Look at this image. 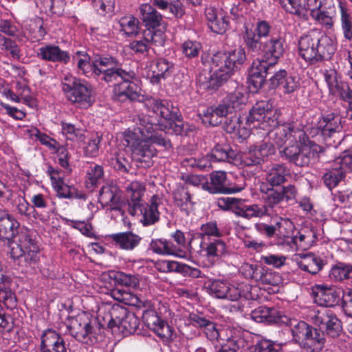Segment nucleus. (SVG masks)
<instances>
[{"label": "nucleus", "mask_w": 352, "mask_h": 352, "mask_svg": "<svg viewBox=\"0 0 352 352\" xmlns=\"http://www.w3.org/2000/svg\"><path fill=\"white\" fill-rule=\"evenodd\" d=\"M19 226L16 219L0 209V241H8L10 256L19 265L34 269L40 258L36 232Z\"/></svg>", "instance_id": "nucleus-1"}, {"label": "nucleus", "mask_w": 352, "mask_h": 352, "mask_svg": "<svg viewBox=\"0 0 352 352\" xmlns=\"http://www.w3.org/2000/svg\"><path fill=\"white\" fill-rule=\"evenodd\" d=\"M270 137L278 146H282L289 141V145L280 151V155L297 166H308L313 160L318 157L320 146L312 142L306 144L308 137L305 132L294 124H285L277 127L270 132Z\"/></svg>", "instance_id": "nucleus-2"}, {"label": "nucleus", "mask_w": 352, "mask_h": 352, "mask_svg": "<svg viewBox=\"0 0 352 352\" xmlns=\"http://www.w3.org/2000/svg\"><path fill=\"white\" fill-rule=\"evenodd\" d=\"M128 197V211L132 216L139 212L143 217L141 220L144 226L155 224L160 219L158 207L162 204V198L157 195L151 197L149 204H144L142 196L145 192L144 184L138 181L131 182L126 188Z\"/></svg>", "instance_id": "nucleus-3"}, {"label": "nucleus", "mask_w": 352, "mask_h": 352, "mask_svg": "<svg viewBox=\"0 0 352 352\" xmlns=\"http://www.w3.org/2000/svg\"><path fill=\"white\" fill-rule=\"evenodd\" d=\"M300 56L311 65L328 59L335 52L331 40L319 30L314 29L298 41Z\"/></svg>", "instance_id": "nucleus-4"}, {"label": "nucleus", "mask_w": 352, "mask_h": 352, "mask_svg": "<svg viewBox=\"0 0 352 352\" xmlns=\"http://www.w3.org/2000/svg\"><path fill=\"white\" fill-rule=\"evenodd\" d=\"M135 77L133 71H126L120 67H111L104 72V80L107 82L117 80L118 78L123 80L114 88L113 98L116 101L121 102L136 101L140 98L138 86L131 81Z\"/></svg>", "instance_id": "nucleus-5"}, {"label": "nucleus", "mask_w": 352, "mask_h": 352, "mask_svg": "<svg viewBox=\"0 0 352 352\" xmlns=\"http://www.w3.org/2000/svg\"><path fill=\"white\" fill-rule=\"evenodd\" d=\"M146 106L160 116V122L166 129H172L176 135L183 134L185 126L181 119L182 116L179 109L171 102L151 98L146 100Z\"/></svg>", "instance_id": "nucleus-6"}, {"label": "nucleus", "mask_w": 352, "mask_h": 352, "mask_svg": "<svg viewBox=\"0 0 352 352\" xmlns=\"http://www.w3.org/2000/svg\"><path fill=\"white\" fill-rule=\"evenodd\" d=\"M103 323L99 321V324H105L110 329L118 327L125 334H133L138 330L139 318L133 312L127 311L126 309L117 307H113L103 318Z\"/></svg>", "instance_id": "nucleus-7"}, {"label": "nucleus", "mask_w": 352, "mask_h": 352, "mask_svg": "<svg viewBox=\"0 0 352 352\" xmlns=\"http://www.w3.org/2000/svg\"><path fill=\"white\" fill-rule=\"evenodd\" d=\"M62 90L66 98L78 107L87 108L93 102L91 89L72 76H65L62 80Z\"/></svg>", "instance_id": "nucleus-8"}, {"label": "nucleus", "mask_w": 352, "mask_h": 352, "mask_svg": "<svg viewBox=\"0 0 352 352\" xmlns=\"http://www.w3.org/2000/svg\"><path fill=\"white\" fill-rule=\"evenodd\" d=\"M272 26L265 20L258 21L252 28H245L243 40L248 52L260 54L264 52L265 39L270 36Z\"/></svg>", "instance_id": "nucleus-9"}, {"label": "nucleus", "mask_w": 352, "mask_h": 352, "mask_svg": "<svg viewBox=\"0 0 352 352\" xmlns=\"http://www.w3.org/2000/svg\"><path fill=\"white\" fill-rule=\"evenodd\" d=\"M311 320L322 332L332 338H338L342 331L341 321L329 309L321 308L314 311Z\"/></svg>", "instance_id": "nucleus-10"}, {"label": "nucleus", "mask_w": 352, "mask_h": 352, "mask_svg": "<svg viewBox=\"0 0 352 352\" xmlns=\"http://www.w3.org/2000/svg\"><path fill=\"white\" fill-rule=\"evenodd\" d=\"M96 319L89 314L82 312L68 320L67 325L70 335L76 340L85 342L93 333Z\"/></svg>", "instance_id": "nucleus-11"}, {"label": "nucleus", "mask_w": 352, "mask_h": 352, "mask_svg": "<svg viewBox=\"0 0 352 352\" xmlns=\"http://www.w3.org/2000/svg\"><path fill=\"white\" fill-rule=\"evenodd\" d=\"M227 175L224 171H214L210 175V182L203 184L202 189L211 194H231L242 191L245 183L228 187L226 186Z\"/></svg>", "instance_id": "nucleus-12"}, {"label": "nucleus", "mask_w": 352, "mask_h": 352, "mask_svg": "<svg viewBox=\"0 0 352 352\" xmlns=\"http://www.w3.org/2000/svg\"><path fill=\"white\" fill-rule=\"evenodd\" d=\"M315 6L309 8L311 17L325 26L331 29L333 26V18L336 14V6L333 0H314Z\"/></svg>", "instance_id": "nucleus-13"}, {"label": "nucleus", "mask_w": 352, "mask_h": 352, "mask_svg": "<svg viewBox=\"0 0 352 352\" xmlns=\"http://www.w3.org/2000/svg\"><path fill=\"white\" fill-rule=\"evenodd\" d=\"M233 67H219L216 69L210 68L208 72L204 70L199 76L204 88L208 90H216L233 75Z\"/></svg>", "instance_id": "nucleus-14"}, {"label": "nucleus", "mask_w": 352, "mask_h": 352, "mask_svg": "<svg viewBox=\"0 0 352 352\" xmlns=\"http://www.w3.org/2000/svg\"><path fill=\"white\" fill-rule=\"evenodd\" d=\"M143 318L147 326L162 340L170 342L173 340V328L164 320L160 318L154 310H146L143 314Z\"/></svg>", "instance_id": "nucleus-15"}, {"label": "nucleus", "mask_w": 352, "mask_h": 352, "mask_svg": "<svg viewBox=\"0 0 352 352\" xmlns=\"http://www.w3.org/2000/svg\"><path fill=\"white\" fill-rule=\"evenodd\" d=\"M269 39H265L264 44V57L260 61L265 63L267 66H274L278 63V59L283 56L284 48V39L280 35H270Z\"/></svg>", "instance_id": "nucleus-16"}, {"label": "nucleus", "mask_w": 352, "mask_h": 352, "mask_svg": "<svg viewBox=\"0 0 352 352\" xmlns=\"http://www.w3.org/2000/svg\"><path fill=\"white\" fill-rule=\"evenodd\" d=\"M260 192L263 200V205L270 216H278L281 210L278 205L283 200V194L280 192L279 189L270 187L268 184L262 183L260 186Z\"/></svg>", "instance_id": "nucleus-17"}, {"label": "nucleus", "mask_w": 352, "mask_h": 352, "mask_svg": "<svg viewBox=\"0 0 352 352\" xmlns=\"http://www.w3.org/2000/svg\"><path fill=\"white\" fill-rule=\"evenodd\" d=\"M129 138V136H126V141L127 145L133 148V155L135 160L150 166L152 164L151 159L157 155V150L154 146L146 140L133 141L130 140Z\"/></svg>", "instance_id": "nucleus-18"}, {"label": "nucleus", "mask_w": 352, "mask_h": 352, "mask_svg": "<svg viewBox=\"0 0 352 352\" xmlns=\"http://www.w3.org/2000/svg\"><path fill=\"white\" fill-rule=\"evenodd\" d=\"M205 256L212 265L221 263L228 255V247L226 242L220 239H214L205 243L202 247Z\"/></svg>", "instance_id": "nucleus-19"}, {"label": "nucleus", "mask_w": 352, "mask_h": 352, "mask_svg": "<svg viewBox=\"0 0 352 352\" xmlns=\"http://www.w3.org/2000/svg\"><path fill=\"white\" fill-rule=\"evenodd\" d=\"M210 293L218 298H226L232 301L241 297V289L227 282L214 280L209 285Z\"/></svg>", "instance_id": "nucleus-20"}, {"label": "nucleus", "mask_w": 352, "mask_h": 352, "mask_svg": "<svg viewBox=\"0 0 352 352\" xmlns=\"http://www.w3.org/2000/svg\"><path fill=\"white\" fill-rule=\"evenodd\" d=\"M41 352H67L64 339L54 330L46 331L41 337Z\"/></svg>", "instance_id": "nucleus-21"}, {"label": "nucleus", "mask_w": 352, "mask_h": 352, "mask_svg": "<svg viewBox=\"0 0 352 352\" xmlns=\"http://www.w3.org/2000/svg\"><path fill=\"white\" fill-rule=\"evenodd\" d=\"M140 18L146 29L158 28L164 23L163 16L150 3H142L139 7Z\"/></svg>", "instance_id": "nucleus-22"}, {"label": "nucleus", "mask_w": 352, "mask_h": 352, "mask_svg": "<svg viewBox=\"0 0 352 352\" xmlns=\"http://www.w3.org/2000/svg\"><path fill=\"white\" fill-rule=\"evenodd\" d=\"M209 157L213 158V162L236 164L238 162L239 152L226 142L217 143L211 150Z\"/></svg>", "instance_id": "nucleus-23"}, {"label": "nucleus", "mask_w": 352, "mask_h": 352, "mask_svg": "<svg viewBox=\"0 0 352 352\" xmlns=\"http://www.w3.org/2000/svg\"><path fill=\"white\" fill-rule=\"evenodd\" d=\"M251 318L256 322L280 323L285 322V316L274 307L260 306L251 312Z\"/></svg>", "instance_id": "nucleus-24"}, {"label": "nucleus", "mask_w": 352, "mask_h": 352, "mask_svg": "<svg viewBox=\"0 0 352 352\" xmlns=\"http://www.w3.org/2000/svg\"><path fill=\"white\" fill-rule=\"evenodd\" d=\"M325 342L324 333L320 329L312 327L300 346L307 352H320L324 349Z\"/></svg>", "instance_id": "nucleus-25"}, {"label": "nucleus", "mask_w": 352, "mask_h": 352, "mask_svg": "<svg viewBox=\"0 0 352 352\" xmlns=\"http://www.w3.org/2000/svg\"><path fill=\"white\" fill-rule=\"evenodd\" d=\"M246 55L243 49L238 48L228 54L218 53L212 58L213 63L216 66H236L244 64Z\"/></svg>", "instance_id": "nucleus-26"}, {"label": "nucleus", "mask_w": 352, "mask_h": 352, "mask_svg": "<svg viewBox=\"0 0 352 352\" xmlns=\"http://www.w3.org/2000/svg\"><path fill=\"white\" fill-rule=\"evenodd\" d=\"M114 245L124 250H133L140 243L141 237L132 232H123L108 236Z\"/></svg>", "instance_id": "nucleus-27"}, {"label": "nucleus", "mask_w": 352, "mask_h": 352, "mask_svg": "<svg viewBox=\"0 0 352 352\" xmlns=\"http://www.w3.org/2000/svg\"><path fill=\"white\" fill-rule=\"evenodd\" d=\"M38 51V56L43 60L61 64H67L70 60L69 54L56 45H47L41 47Z\"/></svg>", "instance_id": "nucleus-28"}, {"label": "nucleus", "mask_w": 352, "mask_h": 352, "mask_svg": "<svg viewBox=\"0 0 352 352\" xmlns=\"http://www.w3.org/2000/svg\"><path fill=\"white\" fill-rule=\"evenodd\" d=\"M248 96L242 86H237L234 91L227 94L221 100L230 114L237 109H241L245 104Z\"/></svg>", "instance_id": "nucleus-29"}, {"label": "nucleus", "mask_w": 352, "mask_h": 352, "mask_svg": "<svg viewBox=\"0 0 352 352\" xmlns=\"http://www.w3.org/2000/svg\"><path fill=\"white\" fill-rule=\"evenodd\" d=\"M270 81L271 89L281 87L283 92L287 94L294 92L299 85L294 77L287 75V72L284 69L276 72L270 78Z\"/></svg>", "instance_id": "nucleus-30"}, {"label": "nucleus", "mask_w": 352, "mask_h": 352, "mask_svg": "<svg viewBox=\"0 0 352 352\" xmlns=\"http://www.w3.org/2000/svg\"><path fill=\"white\" fill-rule=\"evenodd\" d=\"M160 270L164 272H175L184 276L191 278L201 277V272L197 268L175 261H165L159 264Z\"/></svg>", "instance_id": "nucleus-31"}, {"label": "nucleus", "mask_w": 352, "mask_h": 352, "mask_svg": "<svg viewBox=\"0 0 352 352\" xmlns=\"http://www.w3.org/2000/svg\"><path fill=\"white\" fill-rule=\"evenodd\" d=\"M99 202L105 206H110L111 210H120V194L116 186L107 185L99 191Z\"/></svg>", "instance_id": "nucleus-32"}, {"label": "nucleus", "mask_w": 352, "mask_h": 352, "mask_svg": "<svg viewBox=\"0 0 352 352\" xmlns=\"http://www.w3.org/2000/svg\"><path fill=\"white\" fill-rule=\"evenodd\" d=\"M316 297L322 306L332 307L338 305L340 300V292L334 287L320 285L316 287Z\"/></svg>", "instance_id": "nucleus-33"}, {"label": "nucleus", "mask_w": 352, "mask_h": 352, "mask_svg": "<svg viewBox=\"0 0 352 352\" xmlns=\"http://www.w3.org/2000/svg\"><path fill=\"white\" fill-rule=\"evenodd\" d=\"M229 111L221 101L217 105L208 107L203 113L202 120L206 124L216 126L221 124L223 118H226Z\"/></svg>", "instance_id": "nucleus-34"}, {"label": "nucleus", "mask_w": 352, "mask_h": 352, "mask_svg": "<svg viewBox=\"0 0 352 352\" xmlns=\"http://www.w3.org/2000/svg\"><path fill=\"white\" fill-rule=\"evenodd\" d=\"M300 259L297 261L298 267L311 274H318L324 265V261L314 253L301 254Z\"/></svg>", "instance_id": "nucleus-35"}, {"label": "nucleus", "mask_w": 352, "mask_h": 352, "mask_svg": "<svg viewBox=\"0 0 352 352\" xmlns=\"http://www.w3.org/2000/svg\"><path fill=\"white\" fill-rule=\"evenodd\" d=\"M173 199L175 205L186 214H189L193 209L195 203L192 201L189 191L184 186H179L173 191Z\"/></svg>", "instance_id": "nucleus-36"}, {"label": "nucleus", "mask_w": 352, "mask_h": 352, "mask_svg": "<svg viewBox=\"0 0 352 352\" xmlns=\"http://www.w3.org/2000/svg\"><path fill=\"white\" fill-rule=\"evenodd\" d=\"M280 3L287 12L303 21L308 20L309 8L306 6L305 0H280Z\"/></svg>", "instance_id": "nucleus-37"}, {"label": "nucleus", "mask_w": 352, "mask_h": 352, "mask_svg": "<svg viewBox=\"0 0 352 352\" xmlns=\"http://www.w3.org/2000/svg\"><path fill=\"white\" fill-rule=\"evenodd\" d=\"M288 170L284 164H275L267 171L265 179L270 187L279 186L286 182Z\"/></svg>", "instance_id": "nucleus-38"}, {"label": "nucleus", "mask_w": 352, "mask_h": 352, "mask_svg": "<svg viewBox=\"0 0 352 352\" xmlns=\"http://www.w3.org/2000/svg\"><path fill=\"white\" fill-rule=\"evenodd\" d=\"M329 278L338 282L352 280V264L338 262L333 265L329 274Z\"/></svg>", "instance_id": "nucleus-39"}, {"label": "nucleus", "mask_w": 352, "mask_h": 352, "mask_svg": "<svg viewBox=\"0 0 352 352\" xmlns=\"http://www.w3.org/2000/svg\"><path fill=\"white\" fill-rule=\"evenodd\" d=\"M270 108V104L265 101H260L256 102L250 110L249 115L245 117V125L250 127L252 124L255 122H261L263 124V120L266 112Z\"/></svg>", "instance_id": "nucleus-40"}, {"label": "nucleus", "mask_w": 352, "mask_h": 352, "mask_svg": "<svg viewBox=\"0 0 352 352\" xmlns=\"http://www.w3.org/2000/svg\"><path fill=\"white\" fill-rule=\"evenodd\" d=\"M270 108V104L265 101H260L256 102L250 110L249 115L245 117V125L250 127L252 124L255 122H261L263 124V120L266 112Z\"/></svg>", "instance_id": "nucleus-41"}, {"label": "nucleus", "mask_w": 352, "mask_h": 352, "mask_svg": "<svg viewBox=\"0 0 352 352\" xmlns=\"http://www.w3.org/2000/svg\"><path fill=\"white\" fill-rule=\"evenodd\" d=\"M285 320V322L291 327V333L293 338L301 345L312 326L304 321L289 320L287 318Z\"/></svg>", "instance_id": "nucleus-42"}, {"label": "nucleus", "mask_w": 352, "mask_h": 352, "mask_svg": "<svg viewBox=\"0 0 352 352\" xmlns=\"http://www.w3.org/2000/svg\"><path fill=\"white\" fill-rule=\"evenodd\" d=\"M320 122L321 134L324 137H331L340 129V118L334 113H331L322 118Z\"/></svg>", "instance_id": "nucleus-43"}, {"label": "nucleus", "mask_w": 352, "mask_h": 352, "mask_svg": "<svg viewBox=\"0 0 352 352\" xmlns=\"http://www.w3.org/2000/svg\"><path fill=\"white\" fill-rule=\"evenodd\" d=\"M250 67L249 70L248 81L250 83V89L252 92L256 93L261 89L265 80L267 69L270 67Z\"/></svg>", "instance_id": "nucleus-44"}, {"label": "nucleus", "mask_w": 352, "mask_h": 352, "mask_svg": "<svg viewBox=\"0 0 352 352\" xmlns=\"http://www.w3.org/2000/svg\"><path fill=\"white\" fill-rule=\"evenodd\" d=\"M339 8L340 25L344 37L351 41L352 39V14L346 6L342 2L339 3Z\"/></svg>", "instance_id": "nucleus-45"}, {"label": "nucleus", "mask_w": 352, "mask_h": 352, "mask_svg": "<svg viewBox=\"0 0 352 352\" xmlns=\"http://www.w3.org/2000/svg\"><path fill=\"white\" fill-rule=\"evenodd\" d=\"M143 37L149 45L163 46L166 42L165 26L146 29L143 32Z\"/></svg>", "instance_id": "nucleus-46"}, {"label": "nucleus", "mask_w": 352, "mask_h": 352, "mask_svg": "<svg viewBox=\"0 0 352 352\" xmlns=\"http://www.w3.org/2000/svg\"><path fill=\"white\" fill-rule=\"evenodd\" d=\"M103 166L96 163H91L87 170L86 186L92 188L100 184L104 179Z\"/></svg>", "instance_id": "nucleus-47"}, {"label": "nucleus", "mask_w": 352, "mask_h": 352, "mask_svg": "<svg viewBox=\"0 0 352 352\" xmlns=\"http://www.w3.org/2000/svg\"><path fill=\"white\" fill-rule=\"evenodd\" d=\"M346 177V173L340 166L327 170L322 176L325 186L329 189L335 188Z\"/></svg>", "instance_id": "nucleus-48"}, {"label": "nucleus", "mask_w": 352, "mask_h": 352, "mask_svg": "<svg viewBox=\"0 0 352 352\" xmlns=\"http://www.w3.org/2000/svg\"><path fill=\"white\" fill-rule=\"evenodd\" d=\"M149 250L160 255H173L175 253L174 245L163 239H153L149 244Z\"/></svg>", "instance_id": "nucleus-49"}, {"label": "nucleus", "mask_w": 352, "mask_h": 352, "mask_svg": "<svg viewBox=\"0 0 352 352\" xmlns=\"http://www.w3.org/2000/svg\"><path fill=\"white\" fill-rule=\"evenodd\" d=\"M120 30L128 36H136L139 33V20L132 15L122 17L119 21Z\"/></svg>", "instance_id": "nucleus-50"}, {"label": "nucleus", "mask_w": 352, "mask_h": 352, "mask_svg": "<svg viewBox=\"0 0 352 352\" xmlns=\"http://www.w3.org/2000/svg\"><path fill=\"white\" fill-rule=\"evenodd\" d=\"M238 161L244 166H254L261 165L264 162L263 158L258 155V153L252 146H250L248 151L242 154L239 153Z\"/></svg>", "instance_id": "nucleus-51"}, {"label": "nucleus", "mask_w": 352, "mask_h": 352, "mask_svg": "<svg viewBox=\"0 0 352 352\" xmlns=\"http://www.w3.org/2000/svg\"><path fill=\"white\" fill-rule=\"evenodd\" d=\"M271 131H269L266 133V137H265L263 140L258 145H252L258 153V155L263 158V161H265V157L274 154L275 152L274 145L276 144L274 142V140L270 137Z\"/></svg>", "instance_id": "nucleus-52"}, {"label": "nucleus", "mask_w": 352, "mask_h": 352, "mask_svg": "<svg viewBox=\"0 0 352 352\" xmlns=\"http://www.w3.org/2000/svg\"><path fill=\"white\" fill-rule=\"evenodd\" d=\"M102 139V134L96 133L92 135L84 146V155L91 158L98 156L100 153V144Z\"/></svg>", "instance_id": "nucleus-53"}, {"label": "nucleus", "mask_w": 352, "mask_h": 352, "mask_svg": "<svg viewBox=\"0 0 352 352\" xmlns=\"http://www.w3.org/2000/svg\"><path fill=\"white\" fill-rule=\"evenodd\" d=\"M116 283L127 287L136 288L139 285V278L135 274H126L122 272H115L111 276Z\"/></svg>", "instance_id": "nucleus-54"}, {"label": "nucleus", "mask_w": 352, "mask_h": 352, "mask_svg": "<svg viewBox=\"0 0 352 352\" xmlns=\"http://www.w3.org/2000/svg\"><path fill=\"white\" fill-rule=\"evenodd\" d=\"M109 164L119 173H127L131 168L123 153H115L109 160Z\"/></svg>", "instance_id": "nucleus-55"}, {"label": "nucleus", "mask_w": 352, "mask_h": 352, "mask_svg": "<svg viewBox=\"0 0 352 352\" xmlns=\"http://www.w3.org/2000/svg\"><path fill=\"white\" fill-rule=\"evenodd\" d=\"M316 239V233L310 229H303L292 237V241L302 248H307Z\"/></svg>", "instance_id": "nucleus-56"}, {"label": "nucleus", "mask_w": 352, "mask_h": 352, "mask_svg": "<svg viewBox=\"0 0 352 352\" xmlns=\"http://www.w3.org/2000/svg\"><path fill=\"white\" fill-rule=\"evenodd\" d=\"M275 236L279 238H287L290 236L294 229L293 222L287 218L280 217L275 225Z\"/></svg>", "instance_id": "nucleus-57"}, {"label": "nucleus", "mask_w": 352, "mask_h": 352, "mask_svg": "<svg viewBox=\"0 0 352 352\" xmlns=\"http://www.w3.org/2000/svg\"><path fill=\"white\" fill-rule=\"evenodd\" d=\"M246 341L240 336H232L228 338L227 343L222 345L216 352H239L241 349L245 347Z\"/></svg>", "instance_id": "nucleus-58"}, {"label": "nucleus", "mask_w": 352, "mask_h": 352, "mask_svg": "<svg viewBox=\"0 0 352 352\" xmlns=\"http://www.w3.org/2000/svg\"><path fill=\"white\" fill-rule=\"evenodd\" d=\"M243 118L236 114L227 118L224 124L223 129L228 133H232L236 131L240 132L241 130L246 131L248 126H243Z\"/></svg>", "instance_id": "nucleus-59"}, {"label": "nucleus", "mask_w": 352, "mask_h": 352, "mask_svg": "<svg viewBox=\"0 0 352 352\" xmlns=\"http://www.w3.org/2000/svg\"><path fill=\"white\" fill-rule=\"evenodd\" d=\"M254 352H285L283 345L270 340H261L254 346Z\"/></svg>", "instance_id": "nucleus-60"}, {"label": "nucleus", "mask_w": 352, "mask_h": 352, "mask_svg": "<svg viewBox=\"0 0 352 352\" xmlns=\"http://www.w3.org/2000/svg\"><path fill=\"white\" fill-rule=\"evenodd\" d=\"M26 133L32 138H35L36 140H38L42 144L48 148H56V141L50 138L45 133H41L37 128L28 129L26 130Z\"/></svg>", "instance_id": "nucleus-61"}, {"label": "nucleus", "mask_w": 352, "mask_h": 352, "mask_svg": "<svg viewBox=\"0 0 352 352\" xmlns=\"http://www.w3.org/2000/svg\"><path fill=\"white\" fill-rule=\"evenodd\" d=\"M337 90L341 98L348 103L347 116L352 120V89L347 83H340Z\"/></svg>", "instance_id": "nucleus-62"}, {"label": "nucleus", "mask_w": 352, "mask_h": 352, "mask_svg": "<svg viewBox=\"0 0 352 352\" xmlns=\"http://www.w3.org/2000/svg\"><path fill=\"white\" fill-rule=\"evenodd\" d=\"M280 116V113L279 110L273 108L272 104H270V108H269V110L266 112L263 125H265V124H266V125L273 127V129L271 131L274 130L277 127L282 126V124H280L279 121ZM285 124V123H284V124Z\"/></svg>", "instance_id": "nucleus-63"}, {"label": "nucleus", "mask_w": 352, "mask_h": 352, "mask_svg": "<svg viewBox=\"0 0 352 352\" xmlns=\"http://www.w3.org/2000/svg\"><path fill=\"white\" fill-rule=\"evenodd\" d=\"M340 168L344 173L352 172V146L344 150L336 160Z\"/></svg>", "instance_id": "nucleus-64"}]
</instances>
